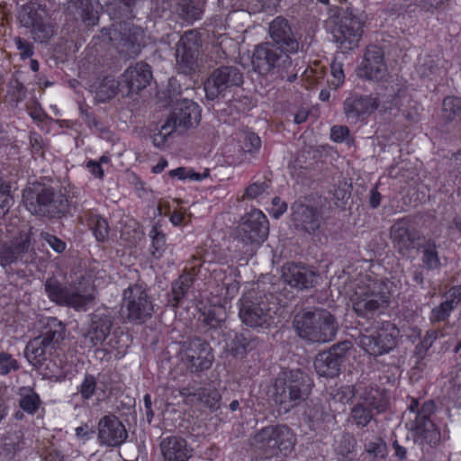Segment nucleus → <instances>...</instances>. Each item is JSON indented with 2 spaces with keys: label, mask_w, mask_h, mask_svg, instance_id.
<instances>
[{
  "label": "nucleus",
  "mask_w": 461,
  "mask_h": 461,
  "mask_svg": "<svg viewBox=\"0 0 461 461\" xmlns=\"http://www.w3.org/2000/svg\"><path fill=\"white\" fill-rule=\"evenodd\" d=\"M312 386V379L301 369L283 371L274 382V402L287 412L309 397Z\"/></svg>",
  "instance_id": "20e7f679"
},
{
  "label": "nucleus",
  "mask_w": 461,
  "mask_h": 461,
  "mask_svg": "<svg viewBox=\"0 0 461 461\" xmlns=\"http://www.w3.org/2000/svg\"><path fill=\"white\" fill-rule=\"evenodd\" d=\"M272 204L271 214L276 219H278L287 210V203L283 202L278 196L272 199Z\"/></svg>",
  "instance_id": "69168bd1"
},
{
  "label": "nucleus",
  "mask_w": 461,
  "mask_h": 461,
  "mask_svg": "<svg viewBox=\"0 0 461 461\" xmlns=\"http://www.w3.org/2000/svg\"><path fill=\"white\" fill-rule=\"evenodd\" d=\"M23 202L32 214L50 220H59L69 212V203L64 194L38 182L23 190Z\"/></svg>",
  "instance_id": "7ed1b4c3"
},
{
  "label": "nucleus",
  "mask_w": 461,
  "mask_h": 461,
  "mask_svg": "<svg viewBox=\"0 0 461 461\" xmlns=\"http://www.w3.org/2000/svg\"><path fill=\"white\" fill-rule=\"evenodd\" d=\"M268 35L269 41L255 47L251 63L260 75L276 74L282 77L293 68L291 55L300 50L301 37L283 16H277L269 23Z\"/></svg>",
  "instance_id": "f257e3e1"
},
{
  "label": "nucleus",
  "mask_w": 461,
  "mask_h": 461,
  "mask_svg": "<svg viewBox=\"0 0 461 461\" xmlns=\"http://www.w3.org/2000/svg\"><path fill=\"white\" fill-rule=\"evenodd\" d=\"M151 78V68L147 63L138 62L129 67L121 76V84L125 89V95L138 94L147 87Z\"/></svg>",
  "instance_id": "cd10ccee"
},
{
  "label": "nucleus",
  "mask_w": 461,
  "mask_h": 461,
  "mask_svg": "<svg viewBox=\"0 0 461 461\" xmlns=\"http://www.w3.org/2000/svg\"><path fill=\"white\" fill-rule=\"evenodd\" d=\"M270 188V180L264 178L262 181H255L251 183L246 189L243 194V199H256L265 193H267Z\"/></svg>",
  "instance_id": "c03bdc74"
},
{
  "label": "nucleus",
  "mask_w": 461,
  "mask_h": 461,
  "mask_svg": "<svg viewBox=\"0 0 461 461\" xmlns=\"http://www.w3.org/2000/svg\"><path fill=\"white\" fill-rule=\"evenodd\" d=\"M361 403L369 409L375 410L377 412H383L386 410L388 401L384 390L369 386L365 388L360 395Z\"/></svg>",
  "instance_id": "72a5a7b5"
},
{
  "label": "nucleus",
  "mask_w": 461,
  "mask_h": 461,
  "mask_svg": "<svg viewBox=\"0 0 461 461\" xmlns=\"http://www.w3.org/2000/svg\"><path fill=\"white\" fill-rule=\"evenodd\" d=\"M389 235L393 249L403 257L420 246L421 239L424 238L420 231L414 228L409 217L396 220L390 227Z\"/></svg>",
  "instance_id": "f3484780"
},
{
  "label": "nucleus",
  "mask_w": 461,
  "mask_h": 461,
  "mask_svg": "<svg viewBox=\"0 0 461 461\" xmlns=\"http://www.w3.org/2000/svg\"><path fill=\"white\" fill-rule=\"evenodd\" d=\"M90 224L98 241H104L108 237L109 226L104 218L95 217L92 219Z\"/></svg>",
  "instance_id": "864d4df0"
},
{
  "label": "nucleus",
  "mask_w": 461,
  "mask_h": 461,
  "mask_svg": "<svg viewBox=\"0 0 461 461\" xmlns=\"http://www.w3.org/2000/svg\"><path fill=\"white\" fill-rule=\"evenodd\" d=\"M398 336V328L390 321H384L371 334H361L358 346L369 355L382 356L396 347Z\"/></svg>",
  "instance_id": "f8f14e48"
},
{
  "label": "nucleus",
  "mask_w": 461,
  "mask_h": 461,
  "mask_svg": "<svg viewBox=\"0 0 461 461\" xmlns=\"http://www.w3.org/2000/svg\"><path fill=\"white\" fill-rule=\"evenodd\" d=\"M4 446L9 451L16 452L23 446V434L21 430H12L4 437Z\"/></svg>",
  "instance_id": "49530a36"
},
{
  "label": "nucleus",
  "mask_w": 461,
  "mask_h": 461,
  "mask_svg": "<svg viewBox=\"0 0 461 461\" xmlns=\"http://www.w3.org/2000/svg\"><path fill=\"white\" fill-rule=\"evenodd\" d=\"M387 73L384 54L376 45H369L365 52L357 75L369 80H381Z\"/></svg>",
  "instance_id": "b1692460"
},
{
  "label": "nucleus",
  "mask_w": 461,
  "mask_h": 461,
  "mask_svg": "<svg viewBox=\"0 0 461 461\" xmlns=\"http://www.w3.org/2000/svg\"><path fill=\"white\" fill-rule=\"evenodd\" d=\"M251 446L267 458L278 453L286 455L294 447V436L286 426H267L253 436Z\"/></svg>",
  "instance_id": "0eeeda50"
},
{
  "label": "nucleus",
  "mask_w": 461,
  "mask_h": 461,
  "mask_svg": "<svg viewBox=\"0 0 461 461\" xmlns=\"http://www.w3.org/2000/svg\"><path fill=\"white\" fill-rule=\"evenodd\" d=\"M65 331V326L61 321L51 319L48 322L47 330L27 343L24 348L27 360L35 366H42L64 340Z\"/></svg>",
  "instance_id": "423d86ee"
},
{
  "label": "nucleus",
  "mask_w": 461,
  "mask_h": 461,
  "mask_svg": "<svg viewBox=\"0 0 461 461\" xmlns=\"http://www.w3.org/2000/svg\"><path fill=\"white\" fill-rule=\"evenodd\" d=\"M194 284V276L188 273L184 272L171 285L172 298L169 303L173 307H177L183 298H185L187 291Z\"/></svg>",
  "instance_id": "e433bc0d"
},
{
  "label": "nucleus",
  "mask_w": 461,
  "mask_h": 461,
  "mask_svg": "<svg viewBox=\"0 0 461 461\" xmlns=\"http://www.w3.org/2000/svg\"><path fill=\"white\" fill-rule=\"evenodd\" d=\"M128 438L122 422L113 414L102 417L98 422V439L102 445L119 447Z\"/></svg>",
  "instance_id": "a878e982"
},
{
  "label": "nucleus",
  "mask_w": 461,
  "mask_h": 461,
  "mask_svg": "<svg viewBox=\"0 0 461 461\" xmlns=\"http://www.w3.org/2000/svg\"><path fill=\"white\" fill-rule=\"evenodd\" d=\"M97 390V380L95 375L87 374L78 387V393L84 402L89 400Z\"/></svg>",
  "instance_id": "a18cd8bd"
},
{
  "label": "nucleus",
  "mask_w": 461,
  "mask_h": 461,
  "mask_svg": "<svg viewBox=\"0 0 461 461\" xmlns=\"http://www.w3.org/2000/svg\"><path fill=\"white\" fill-rule=\"evenodd\" d=\"M19 368L18 361L12 355L0 349V375H6Z\"/></svg>",
  "instance_id": "3c124183"
},
{
  "label": "nucleus",
  "mask_w": 461,
  "mask_h": 461,
  "mask_svg": "<svg viewBox=\"0 0 461 461\" xmlns=\"http://www.w3.org/2000/svg\"><path fill=\"white\" fill-rule=\"evenodd\" d=\"M176 12L184 21L192 23L201 19L203 10V5L199 2L194 0H179Z\"/></svg>",
  "instance_id": "58836bf2"
},
{
  "label": "nucleus",
  "mask_w": 461,
  "mask_h": 461,
  "mask_svg": "<svg viewBox=\"0 0 461 461\" xmlns=\"http://www.w3.org/2000/svg\"><path fill=\"white\" fill-rule=\"evenodd\" d=\"M424 240L423 243H420V246H417L416 249H422V258L421 261L423 266L428 270H434L440 267V260L438 257V252L437 250V245L434 240L428 239Z\"/></svg>",
  "instance_id": "4c0bfd02"
},
{
  "label": "nucleus",
  "mask_w": 461,
  "mask_h": 461,
  "mask_svg": "<svg viewBox=\"0 0 461 461\" xmlns=\"http://www.w3.org/2000/svg\"><path fill=\"white\" fill-rule=\"evenodd\" d=\"M372 410L358 402L351 410L350 418L359 427H366L373 419Z\"/></svg>",
  "instance_id": "37998d69"
},
{
  "label": "nucleus",
  "mask_w": 461,
  "mask_h": 461,
  "mask_svg": "<svg viewBox=\"0 0 461 461\" xmlns=\"http://www.w3.org/2000/svg\"><path fill=\"white\" fill-rule=\"evenodd\" d=\"M276 297L273 294L254 296L251 294L243 295L239 300V317L248 327L268 328L272 323L275 312Z\"/></svg>",
  "instance_id": "39448f33"
},
{
  "label": "nucleus",
  "mask_w": 461,
  "mask_h": 461,
  "mask_svg": "<svg viewBox=\"0 0 461 461\" xmlns=\"http://www.w3.org/2000/svg\"><path fill=\"white\" fill-rule=\"evenodd\" d=\"M118 93H122V95H125V89L121 84V78L116 80L110 77H104L100 85L99 94L107 99H111Z\"/></svg>",
  "instance_id": "79ce46f5"
},
{
  "label": "nucleus",
  "mask_w": 461,
  "mask_h": 461,
  "mask_svg": "<svg viewBox=\"0 0 461 461\" xmlns=\"http://www.w3.org/2000/svg\"><path fill=\"white\" fill-rule=\"evenodd\" d=\"M77 10L86 26H95L98 23L102 5L98 0H69Z\"/></svg>",
  "instance_id": "2f4dec72"
},
{
  "label": "nucleus",
  "mask_w": 461,
  "mask_h": 461,
  "mask_svg": "<svg viewBox=\"0 0 461 461\" xmlns=\"http://www.w3.org/2000/svg\"><path fill=\"white\" fill-rule=\"evenodd\" d=\"M351 348V342L344 340L333 345L329 350L319 353L314 360V368L317 374L327 378L337 376Z\"/></svg>",
  "instance_id": "a211bd4d"
},
{
  "label": "nucleus",
  "mask_w": 461,
  "mask_h": 461,
  "mask_svg": "<svg viewBox=\"0 0 461 461\" xmlns=\"http://www.w3.org/2000/svg\"><path fill=\"white\" fill-rule=\"evenodd\" d=\"M152 237V250L151 253L154 257L159 258L165 249L166 239L165 235L153 228L151 230Z\"/></svg>",
  "instance_id": "6e6d98bb"
},
{
  "label": "nucleus",
  "mask_w": 461,
  "mask_h": 461,
  "mask_svg": "<svg viewBox=\"0 0 461 461\" xmlns=\"http://www.w3.org/2000/svg\"><path fill=\"white\" fill-rule=\"evenodd\" d=\"M142 0H109L107 10L113 19H131Z\"/></svg>",
  "instance_id": "f704fd0d"
},
{
  "label": "nucleus",
  "mask_w": 461,
  "mask_h": 461,
  "mask_svg": "<svg viewBox=\"0 0 461 461\" xmlns=\"http://www.w3.org/2000/svg\"><path fill=\"white\" fill-rule=\"evenodd\" d=\"M337 455L340 461H350L355 456V440L351 438H344L338 448Z\"/></svg>",
  "instance_id": "de8ad7c7"
},
{
  "label": "nucleus",
  "mask_w": 461,
  "mask_h": 461,
  "mask_svg": "<svg viewBox=\"0 0 461 461\" xmlns=\"http://www.w3.org/2000/svg\"><path fill=\"white\" fill-rule=\"evenodd\" d=\"M226 312L222 307H215L203 313V322L210 330H220L226 321Z\"/></svg>",
  "instance_id": "a19ab883"
},
{
  "label": "nucleus",
  "mask_w": 461,
  "mask_h": 461,
  "mask_svg": "<svg viewBox=\"0 0 461 461\" xmlns=\"http://www.w3.org/2000/svg\"><path fill=\"white\" fill-rule=\"evenodd\" d=\"M113 321V317L110 313L95 311L89 315L85 339L92 347L103 344L111 334Z\"/></svg>",
  "instance_id": "c85d7f7f"
},
{
  "label": "nucleus",
  "mask_w": 461,
  "mask_h": 461,
  "mask_svg": "<svg viewBox=\"0 0 461 461\" xmlns=\"http://www.w3.org/2000/svg\"><path fill=\"white\" fill-rule=\"evenodd\" d=\"M104 34L109 35L110 41L115 42L118 52L124 59H135L141 51V32L139 28H124L123 32L104 28Z\"/></svg>",
  "instance_id": "412c9836"
},
{
  "label": "nucleus",
  "mask_w": 461,
  "mask_h": 461,
  "mask_svg": "<svg viewBox=\"0 0 461 461\" xmlns=\"http://www.w3.org/2000/svg\"><path fill=\"white\" fill-rule=\"evenodd\" d=\"M445 302L448 303V304L455 309L461 302V286L452 287L448 291Z\"/></svg>",
  "instance_id": "338daca9"
},
{
  "label": "nucleus",
  "mask_w": 461,
  "mask_h": 461,
  "mask_svg": "<svg viewBox=\"0 0 461 461\" xmlns=\"http://www.w3.org/2000/svg\"><path fill=\"white\" fill-rule=\"evenodd\" d=\"M435 410V403L432 401H427L416 414V420L411 419L406 424L411 431L414 442L420 446L435 447L440 441V432L429 418Z\"/></svg>",
  "instance_id": "9b49d317"
},
{
  "label": "nucleus",
  "mask_w": 461,
  "mask_h": 461,
  "mask_svg": "<svg viewBox=\"0 0 461 461\" xmlns=\"http://www.w3.org/2000/svg\"><path fill=\"white\" fill-rule=\"evenodd\" d=\"M182 361L191 373H201L212 367L214 361L212 348L210 343L194 336L181 344Z\"/></svg>",
  "instance_id": "9d476101"
},
{
  "label": "nucleus",
  "mask_w": 461,
  "mask_h": 461,
  "mask_svg": "<svg viewBox=\"0 0 461 461\" xmlns=\"http://www.w3.org/2000/svg\"><path fill=\"white\" fill-rule=\"evenodd\" d=\"M260 146L261 140L256 133L250 132L245 136L242 147L245 152L253 153L254 151L258 150Z\"/></svg>",
  "instance_id": "680f3d73"
},
{
  "label": "nucleus",
  "mask_w": 461,
  "mask_h": 461,
  "mask_svg": "<svg viewBox=\"0 0 461 461\" xmlns=\"http://www.w3.org/2000/svg\"><path fill=\"white\" fill-rule=\"evenodd\" d=\"M440 121L445 125L458 123L461 122V98L447 96L442 102L439 115Z\"/></svg>",
  "instance_id": "c9c22d12"
},
{
  "label": "nucleus",
  "mask_w": 461,
  "mask_h": 461,
  "mask_svg": "<svg viewBox=\"0 0 461 461\" xmlns=\"http://www.w3.org/2000/svg\"><path fill=\"white\" fill-rule=\"evenodd\" d=\"M453 310L454 308L444 301L438 306L432 309L429 320L432 323L445 321Z\"/></svg>",
  "instance_id": "603ef678"
},
{
  "label": "nucleus",
  "mask_w": 461,
  "mask_h": 461,
  "mask_svg": "<svg viewBox=\"0 0 461 461\" xmlns=\"http://www.w3.org/2000/svg\"><path fill=\"white\" fill-rule=\"evenodd\" d=\"M10 185L0 177V215H5L14 203Z\"/></svg>",
  "instance_id": "8fccbe9b"
},
{
  "label": "nucleus",
  "mask_w": 461,
  "mask_h": 461,
  "mask_svg": "<svg viewBox=\"0 0 461 461\" xmlns=\"http://www.w3.org/2000/svg\"><path fill=\"white\" fill-rule=\"evenodd\" d=\"M159 447L164 461H188L192 456V448L186 440L179 436L164 438Z\"/></svg>",
  "instance_id": "c756f323"
},
{
  "label": "nucleus",
  "mask_w": 461,
  "mask_h": 461,
  "mask_svg": "<svg viewBox=\"0 0 461 461\" xmlns=\"http://www.w3.org/2000/svg\"><path fill=\"white\" fill-rule=\"evenodd\" d=\"M330 71L333 79L329 80V83L333 86L334 89H337L343 84L345 78L342 65L333 62L330 65Z\"/></svg>",
  "instance_id": "052dcab7"
},
{
  "label": "nucleus",
  "mask_w": 461,
  "mask_h": 461,
  "mask_svg": "<svg viewBox=\"0 0 461 461\" xmlns=\"http://www.w3.org/2000/svg\"><path fill=\"white\" fill-rule=\"evenodd\" d=\"M291 209L292 221L295 229L308 234H313L320 229L322 217L316 207L296 201L292 204Z\"/></svg>",
  "instance_id": "bb28decb"
},
{
  "label": "nucleus",
  "mask_w": 461,
  "mask_h": 461,
  "mask_svg": "<svg viewBox=\"0 0 461 461\" xmlns=\"http://www.w3.org/2000/svg\"><path fill=\"white\" fill-rule=\"evenodd\" d=\"M244 81L243 72L235 65H221L213 69L203 83L209 100L224 97L227 92L240 87Z\"/></svg>",
  "instance_id": "1a4fd4ad"
},
{
  "label": "nucleus",
  "mask_w": 461,
  "mask_h": 461,
  "mask_svg": "<svg viewBox=\"0 0 461 461\" xmlns=\"http://www.w3.org/2000/svg\"><path fill=\"white\" fill-rule=\"evenodd\" d=\"M316 277L315 271L302 263H286L282 267L283 282L300 291L313 287Z\"/></svg>",
  "instance_id": "393cba45"
},
{
  "label": "nucleus",
  "mask_w": 461,
  "mask_h": 461,
  "mask_svg": "<svg viewBox=\"0 0 461 461\" xmlns=\"http://www.w3.org/2000/svg\"><path fill=\"white\" fill-rule=\"evenodd\" d=\"M180 394L191 402L202 403L212 411L220 408L221 395L220 392L212 387L194 388L186 386L179 391Z\"/></svg>",
  "instance_id": "7c9ffc66"
},
{
  "label": "nucleus",
  "mask_w": 461,
  "mask_h": 461,
  "mask_svg": "<svg viewBox=\"0 0 461 461\" xmlns=\"http://www.w3.org/2000/svg\"><path fill=\"white\" fill-rule=\"evenodd\" d=\"M363 33L362 21L346 10L332 31L334 41L343 52L357 47Z\"/></svg>",
  "instance_id": "dca6fc26"
},
{
  "label": "nucleus",
  "mask_w": 461,
  "mask_h": 461,
  "mask_svg": "<svg viewBox=\"0 0 461 461\" xmlns=\"http://www.w3.org/2000/svg\"><path fill=\"white\" fill-rule=\"evenodd\" d=\"M357 297H366L368 299L389 301V291L387 285L381 281H372L364 288L356 292Z\"/></svg>",
  "instance_id": "ea45409f"
},
{
  "label": "nucleus",
  "mask_w": 461,
  "mask_h": 461,
  "mask_svg": "<svg viewBox=\"0 0 461 461\" xmlns=\"http://www.w3.org/2000/svg\"><path fill=\"white\" fill-rule=\"evenodd\" d=\"M366 449L374 458H383L386 453V444L381 439H378L375 442H369L366 446Z\"/></svg>",
  "instance_id": "bf43d9fd"
},
{
  "label": "nucleus",
  "mask_w": 461,
  "mask_h": 461,
  "mask_svg": "<svg viewBox=\"0 0 461 461\" xmlns=\"http://www.w3.org/2000/svg\"><path fill=\"white\" fill-rule=\"evenodd\" d=\"M14 43L16 48L20 50V56L23 59L31 58L34 53V48L32 43L22 39L21 37H16L14 39Z\"/></svg>",
  "instance_id": "e2e57ef3"
},
{
  "label": "nucleus",
  "mask_w": 461,
  "mask_h": 461,
  "mask_svg": "<svg viewBox=\"0 0 461 461\" xmlns=\"http://www.w3.org/2000/svg\"><path fill=\"white\" fill-rule=\"evenodd\" d=\"M41 236L42 240L57 253H62L67 248L66 242L55 235L48 232H42Z\"/></svg>",
  "instance_id": "4d7b16f0"
},
{
  "label": "nucleus",
  "mask_w": 461,
  "mask_h": 461,
  "mask_svg": "<svg viewBox=\"0 0 461 461\" xmlns=\"http://www.w3.org/2000/svg\"><path fill=\"white\" fill-rule=\"evenodd\" d=\"M121 308L126 320L134 323H144L154 312L152 298L140 284L130 285L123 291Z\"/></svg>",
  "instance_id": "6e6552de"
},
{
  "label": "nucleus",
  "mask_w": 461,
  "mask_h": 461,
  "mask_svg": "<svg viewBox=\"0 0 461 461\" xmlns=\"http://www.w3.org/2000/svg\"><path fill=\"white\" fill-rule=\"evenodd\" d=\"M86 167L91 171L92 175L97 178H103L104 170L100 165V162H96L94 160H89L86 163Z\"/></svg>",
  "instance_id": "774afa93"
},
{
  "label": "nucleus",
  "mask_w": 461,
  "mask_h": 461,
  "mask_svg": "<svg viewBox=\"0 0 461 461\" xmlns=\"http://www.w3.org/2000/svg\"><path fill=\"white\" fill-rule=\"evenodd\" d=\"M175 131V126H170L167 122L160 127L157 132L152 135V140L156 147H163L169 137Z\"/></svg>",
  "instance_id": "5fc2aeb1"
},
{
  "label": "nucleus",
  "mask_w": 461,
  "mask_h": 461,
  "mask_svg": "<svg viewBox=\"0 0 461 461\" xmlns=\"http://www.w3.org/2000/svg\"><path fill=\"white\" fill-rule=\"evenodd\" d=\"M36 256L32 237L29 231H21L19 235L8 241H0V266L9 267L21 262L27 264Z\"/></svg>",
  "instance_id": "ddd939ff"
},
{
  "label": "nucleus",
  "mask_w": 461,
  "mask_h": 461,
  "mask_svg": "<svg viewBox=\"0 0 461 461\" xmlns=\"http://www.w3.org/2000/svg\"><path fill=\"white\" fill-rule=\"evenodd\" d=\"M201 118L200 109L197 104L191 100H182L176 104L167 122L175 126V131L184 132L196 126Z\"/></svg>",
  "instance_id": "5701e85b"
},
{
  "label": "nucleus",
  "mask_w": 461,
  "mask_h": 461,
  "mask_svg": "<svg viewBox=\"0 0 461 461\" xmlns=\"http://www.w3.org/2000/svg\"><path fill=\"white\" fill-rule=\"evenodd\" d=\"M40 404L39 395L32 390H27L25 393L21 395L20 407L29 412H35Z\"/></svg>",
  "instance_id": "09e8293b"
},
{
  "label": "nucleus",
  "mask_w": 461,
  "mask_h": 461,
  "mask_svg": "<svg viewBox=\"0 0 461 461\" xmlns=\"http://www.w3.org/2000/svg\"><path fill=\"white\" fill-rule=\"evenodd\" d=\"M240 236L246 243H262L268 235V221L259 210L247 213L240 225Z\"/></svg>",
  "instance_id": "4be33fe9"
},
{
  "label": "nucleus",
  "mask_w": 461,
  "mask_h": 461,
  "mask_svg": "<svg viewBox=\"0 0 461 461\" xmlns=\"http://www.w3.org/2000/svg\"><path fill=\"white\" fill-rule=\"evenodd\" d=\"M379 106L378 101L371 95L350 94L343 102V112L347 122H364Z\"/></svg>",
  "instance_id": "aec40b11"
},
{
  "label": "nucleus",
  "mask_w": 461,
  "mask_h": 461,
  "mask_svg": "<svg viewBox=\"0 0 461 461\" xmlns=\"http://www.w3.org/2000/svg\"><path fill=\"white\" fill-rule=\"evenodd\" d=\"M44 290L50 301L77 311L86 310V306L94 301L92 294H82L77 288L63 285L55 277L48 278L45 281Z\"/></svg>",
  "instance_id": "2eb2a0df"
},
{
  "label": "nucleus",
  "mask_w": 461,
  "mask_h": 461,
  "mask_svg": "<svg viewBox=\"0 0 461 461\" xmlns=\"http://www.w3.org/2000/svg\"><path fill=\"white\" fill-rule=\"evenodd\" d=\"M349 137V129L344 125H335L330 130V138L335 142H342Z\"/></svg>",
  "instance_id": "0e129e2a"
},
{
  "label": "nucleus",
  "mask_w": 461,
  "mask_h": 461,
  "mask_svg": "<svg viewBox=\"0 0 461 461\" xmlns=\"http://www.w3.org/2000/svg\"><path fill=\"white\" fill-rule=\"evenodd\" d=\"M292 327L301 339L317 344L331 341L339 330L337 318L321 307L299 311L294 316Z\"/></svg>",
  "instance_id": "f03ea898"
},
{
  "label": "nucleus",
  "mask_w": 461,
  "mask_h": 461,
  "mask_svg": "<svg viewBox=\"0 0 461 461\" xmlns=\"http://www.w3.org/2000/svg\"><path fill=\"white\" fill-rule=\"evenodd\" d=\"M110 335L111 337L107 341L106 345L109 347L110 349L118 350L119 354L123 353L124 348H127V345L123 343V339L127 338V336L124 335L122 332L119 333L117 331H114Z\"/></svg>",
  "instance_id": "13d9d810"
},
{
  "label": "nucleus",
  "mask_w": 461,
  "mask_h": 461,
  "mask_svg": "<svg viewBox=\"0 0 461 461\" xmlns=\"http://www.w3.org/2000/svg\"><path fill=\"white\" fill-rule=\"evenodd\" d=\"M202 41L198 32H185L176 46V68L179 73L192 75L198 68V55Z\"/></svg>",
  "instance_id": "4468645a"
},
{
  "label": "nucleus",
  "mask_w": 461,
  "mask_h": 461,
  "mask_svg": "<svg viewBox=\"0 0 461 461\" xmlns=\"http://www.w3.org/2000/svg\"><path fill=\"white\" fill-rule=\"evenodd\" d=\"M389 306V301L357 297L353 299V309L358 316L372 317L383 313Z\"/></svg>",
  "instance_id": "473e14b6"
},
{
  "label": "nucleus",
  "mask_w": 461,
  "mask_h": 461,
  "mask_svg": "<svg viewBox=\"0 0 461 461\" xmlns=\"http://www.w3.org/2000/svg\"><path fill=\"white\" fill-rule=\"evenodd\" d=\"M45 10L41 5H25L19 14V20L23 26L32 28V39L40 43L49 41L53 34V27L45 21Z\"/></svg>",
  "instance_id": "6ab92c4d"
}]
</instances>
